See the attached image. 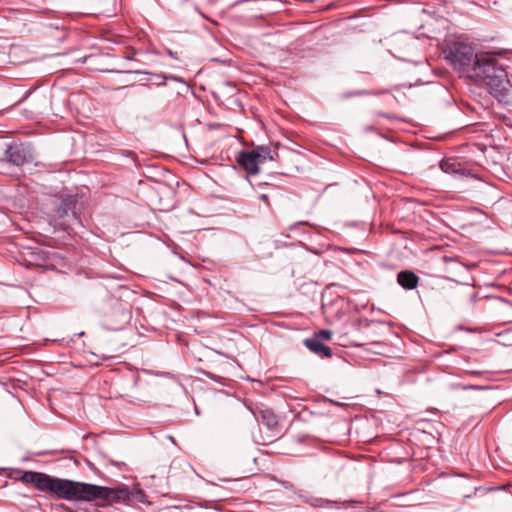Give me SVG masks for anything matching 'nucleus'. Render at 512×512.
Segmentation results:
<instances>
[{
	"mask_svg": "<svg viewBox=\"0 0 512 512\" xmlns=\"http://www.w3.org/2000/svg\"><path fill=\"white\" fill-rule=\"evenodd\" d=\"M397 282L406 290H412L417 287L419 277L412 271L404 270L398 273Z\"/></svg>",
	"mask_w": 512,
	"mask_h": 512,
	"instance_id": "8",
	"label": "nucleus"
},
{
	"mask_svg": "<svg viewBox=\"0 0 512 512\" xmlns=\"http://www.w3.org/2000/svg\"><path fill=\"white\" fill-rule=\"evenodd\" d=\"M237 161L239 165L251 175L259 173V162L251 151H241L238 153Z\"/></svg>",
	"mask_w": 512,
	"mask_h": 512,
	"instance_id": "5",
	"label": "nucleus"
},
{
	"mask_svg": "<svg viewBox=\"0 0 512 512\" xmlns=\"http://www.w3.org/2000/svg\"><path fill=\"white\" fill-rule=\"evenodd\" d=\"M77 199L73 195H66L57 199L55 214L53 215L54 220H62L68 215L69 211L75 208Z\"/></svg>",
	"mask_w": 512,
	"mask_h": 512,
	"instance_id": "4",
	"label": "nucleus"
},
{
	"mask_svg": "<svg viewBox=\"0 0 512 512\" xmlns=\"http://www.w3.org/2000/svg\"><path fill=\"white\" fill-rule=\"evenodd\" d=\"M257 420L267 426L270 430H275L278 427L277 416L271 410L259 411Z\"/></svg>",
	"mask_w": 512,
	"mask_h": 512,
	"instance_id": "9",
	"label": "nucleus"
},
{
	"mask_svg": "<svg viewBox=\"0 0 512 512\" xmlns=\"http://www.w3.org/2000/svg\"><path fill=\"white\" fill-rule=\"evenodd\" d=\"M251 152L259 162V165L265 163L267 160H275V155H277V153L273 154L268 146H257L251 150Z\"/></svg>",
	"mask_w": 512,
	"mask_h": 512,
	"instance_id": "10",
	"label": "nucleus"
},
{
	"mask_svg": "<svg viewBox=\"0 0 512 512\" xmlns=\"http://www.w3.org/2000/svg\"><path fill=\"white\" fill-rule=\"evenodd\" d=\"M506 61L500 52L482 50V88L485 87L499 104L512 107V90L509 88Z\"/></svg>",
	"mask_w": 512,
	"mask_h": 512,
	"instance_id": "2",
	"label": "nucleus"
},
{
	"mask_svg": "<svg viewBox=\"0 0 512 512\" xmlns=\"http://www.w3.org/2000/svg\"><path fill=\"white\" fill-rule=\"evenodd\" d=\"M447 59L462 77L473 84H478L480 58L469 41L458 39L453 42L448 48Z\"/></svg>",
	"mask_w": 512,
	"mask_h": 512,
	"instance_id": "3",
	"label": "nucleus"
},
{
	"mask_svg": "<svg viewBox=\"0 0 512 512\" xmlns=\"http://www.w3.org/2000/svg\"><path fill=\"white\" fill-rule=\"evenodd\" d=\"M332 331L329 329H322L314 333L312 338L319 339L320 342L322 341H328L332 338Z\"/></svg>",
	"mask_w": 512,
	"mask_h": 512,
	"instance_id": "11",
	"label": "nucleus"
},
{
	"mask_svg": "<svg viewBox=\"0 0 512 512\" xmlns=\"http://www.w3.org/2000/svg\"><path fill=\"white\" fill-rule=\"evenodd\" d=\"M304 345L314 354L322 358H330L332 350L327 345L320 342L317 338H308L304 340Z\"/></svg>",
	"mask_w": 512,
	"mask_h": 512,
	"instance_id": "7",
	"label": "nucleus"
},
{
	"mask_svg": "<svg viewBox=\"0 0 512 512\" xmlns=\"http://www.w3.org/2000/svg\"><path fill=\"white\" fill-rule=\"evenodd\" d=\"M8 161L14 165L21 166L28 161L27 150L22 145H11L6 151Z\"/></svg>",
	"mask_w": 512,
	"mask_h": 512,
	"instance_id": "6",
	"label": "nucleus"
},
{
	"mask_svg": "<svg viewBox=\"0 0 512 512\" xmlns=\"http://www.w3.org/2000/svg\"><path fill=\"white\" fill-rule=\"evenodd\" d=\"M259 199H260L261 201H263L264 203H266L268 206L270 205V203H269V197H268V195H267V194H261V195L259 196Z\"/></svg>",
	"mask_w": 512,
	"mask_h": 512,
	"instance_id": "12",
	"label": "nucleus"
},
{
	"mask_svg": "<svg viewBox=\"0 0 512 512\" xmlns=\"http://www.w3.org/2000/svg\"><path fill=\"white\" fill-rule=\"evenodd\" d=\"M488 152H490L488 149L482 148V153H484L486 155Z\"/></svg>",
	"mask_w": 512,
	"mask_h": 512,
	"instance_id": "14",
	"label": "nucleus"
},
{
	"mask_svg": "<svg viewBox=\"0 0 512 512\" xmlns=\"http://www.w3.org/2000/svg\"><path fill=\"white\" fill-rule=\"evenodd\" d=\"M17 480L25 485H31L39 492L67 501L91 502L96 499L118 498V491L115 489L58 478L43 472L23 471Z\"/></svg>",
	"mask_w": 512,
	"mask_h": 512,
	"instance_id": "1",
	"label": "nucleus"
},
{
	"mask_svg": "<svg viewBox=\"0 0 512 512\" xmlns=\"http://www.w3.org/2000/svg\"><path fill=\"white\" fill-rule=\"evenodd\" d=\"M319 504H314L315 506L322 507L324 503H327V501L319 500Z\"/></svg>",
	"mask_w": 512,
	"mask_h": 512,
	"instance_id": "13",
	"label": "nucleus"
}]
</instances>
